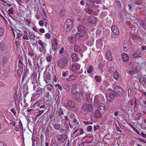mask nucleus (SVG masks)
<instances>
[{
  "mask_svg": "<svg viewBox=\"0 0 146 146\" xmlns=\"http://www.w3.org/2000/svg\"><path fill=\"white\" fill-rule=\"evenodd\" d=\"M92 129V126L91 125L88 126L87 128V130L89 132L90 131H91Z\"/></svg>",
  "mask_w": 146,
  "mask_h": 146,
  "instance_id": "56",
  "label": "nucleus"
},
{
  "mask_svg": "<svg viewBox=\"0 0 146 146\" xmlns=\"http://www.w3.org/2000/svg\"><path fill=\"white\" fill-rule=\"evenodd\" d=\"M111 30L113 33L115 35L119 34V31L117 27L115 25H113L111 27Z\"/></svg>",
  "mask_w": 146,
  "mask_h": 146,
  "instance_id": "11",
  "label": "nucleus"
},
{
  "mask_svg": "<svg viewBox=\"0 0 146 146\" xmlns=\"http://www.w3.org/2000/svg\"><path fill=\"white\" fill-rule=\"evenodd\" d=\"M113 93L115 94L116 96H121L123 94V90L121 87L116 86L114 88Z\"/></svg>",
  "mask_w": 146,
  "mask_h": 146,
  "instance_id": "7",
  "label": "nucleus"
},
{
  "mask_svg": "<svg viewBox=\"0 0 146 146\" xmlns=\"http://www.w3.org/2000/svg\"><path fill=\"white\" fill-rule=\"evenodd\" d=\"M107 15V13L106 11L102 12L100 14V17L102 19L104 18Z\"/></svg>",
  "mask_w": 146,
  "mask_h": 146,
  "instance_id": "36",
  "label": "nucleus"
},
{
  "mask_svg": "<svg viewBox=\"0 0 146 146\" xmlns=\"http://www.w3.org/2000/svg\"><path fill=\"white\" fill-rule=\"evenodd\" d=\"M99 108L100 109V111L103 113L104 111L105 110V105L104 104L102 103H101L99 104Z\"/></svg>",
  "mask_w": 146,
  "mask_h": 146,
  "instance_id": "21",
  "label": "nucleus"
},
{
  "mask_svg": "<svg viewBox=\"0 0 146 146\" xmlns=\"http://www.w3.org/2000/svg\"><path fill=\"white\" fill-rule=\"evenodd\" d=\"M53 125L54 129L57 130H60V124L55 123L53 124Z\"/></svg>",
  "mask_w": 146,
  "mask_h": 146,
  "instance_id": "30",
  "label": "nucleus"
},
{
  "mask_svg": "<svg viewBox=\"0 0 146 146\" xmlns=\"http://www.w3.org/2000/svg\"><path fill=\"white\" fill-rule=\"evenodd\" d=\"M5 143L2 141H0V146H6Z\"/></svg>",
  "mask_w": 146,
  "mask_h": 146,
  "instance_id": "61",
  "label": "nucleus"
},
{
  "mask_svg": "<svg viewBox=\"0 0 146 146\" xmlns=\"http://www.w3.org/2000/svg\"><path fill=\"white\" fill-rule=\"evenodd\" d=\"M122 59L124 62H126L129 60V57L128 55L125 53H123L122 55Z\"/></svg>",
  "mask_w": 146,
  "mask_h": 146,
  "instance_id": "22",
  "label": "nucleus"
},
{
  "mask_svg": "<svg viewBox=\"0 0 146 146\" xmlns=\"http://www.w3.org/2000/svg\"><path fill=\"white\" fill-rule=\"evenodd\" d=\"M95 78L96 80V81L98 82H100L101 80V77L100 76H96L95 77Z\"/></svg>",
  "mask_w": 146,
  "mask_h": 146,
  "instance_id": "50",
  "label": "nucleus"
},
{
  "mask_svg": "<svg viewBox=\"0 0 146 146\" xmlns=\"http://www.w3.org/2000/svg\"><path fill=\"white\" fill-rule=\"evenodd\" d=\"M29 37L30 39L35 40V35L32 32H29Z\"/></svg>",
  "mask_w": 146,
  "mask_h": 146,
  "instance_id": "28",
  "label": "nucleus"
},
{
  "mask_svg": "<svg viewBox=\"0 0 146 146\" xmlns=\"http://www.w3.org/2000/svg\"><path fill=\"white\" fill-rule=\"evenodd\" d=\"M70 119H71L70 120V121H72V122H73L74 123H76V124H77V120L75 118V116L74 115H71L70 116Z\"/></svg>",
  "mask_w": 146,
  "mask_h": 146,
  "instance_id": "26",
  "label": "nucleus"
},
{
  "mask_svg": "<svg viewBox=\"0 0 146 146\" xmlns=\"http://www.w3.org/2000/svg\"><path fill=\"white\" fill-rule=\"evenodd\" d=\"M16 34L17 36L16 38H17L22 36L23 33L21 31L18 30L17 31H16Z\"/></svg>",
  "mask_w": 146,
  "mask_h": 146,
  "instance_id": "32",
  "label": "nucleus"
},
{
  "mask_svg": "<svg viewBox=\"0 0 146 146\" xmlns=\"http://www.w3.org/2000/svg\"><path fill=\"white\" fill-rule=\"evenodd\" d=\"M28 54L29 55L31 56V58H33V59L34 58L35 55V53L34 52H29Z\"/></svg>",
  "mask_w": 146,
  "mask_h": 146,
  "instance_id": "46",
  "label": "nucleus"
},
{
  "mask_svg": "<svg viewBox=\"0 0 146 146\" xmlns=\"http://www.w3.org/2000/svg\"><path fill=\"white\" fill-rule=\"evenodd\" d=\"M64 50V48L63 47H62L60 50L59 51V53L60 54H62Z\"/></svg>",
  "mask_w": 146,
  "mask_h": 146,
  "instance_id": "64",
  "label": "nucleus"
},
{
  "mask_svg": "<svg viewBox=\"0 0 146 146\" xmlns=\"http://www.w3.org/2000/svg\"><path fill=\"white\" fill-rule=\"evenodd\" d=\"M86 5L88 7L92 8L94 7V4L93 1L91 0H87Z\"/></svg>",
  "mask_w": 146,
  "mask_h": 146,
  "instance_id": "17",
  "label": "nucleus"
},
{
  "mask_svg": "<svg viewBox=\"0 0 146 146\" xmlns=\"http://www.w3.org/2000/svg\"><path fill=\"white\" fill-rule=\"evenodd\" d=\"M142 0H138L136 2L135 4L137 5H140L142 3Z\"/></svg>",
  "mask_w": 146,
  "mask_h": 146,
  "instance_id": "58",
  "label": "nucleus"
},
{
  "mask_svg": "<svg viewBox=\"0 0 146 146\" xmlns=\"http://www.w3.org/2000/svg\"><path fill=\"white\" fill-rule=\"evenodd\" d=\"M72 60L74 61L76 60L77 59V56L75 53H73L72 54Z\"/></svg>",
  "mask_w": 146,
  "mask_h": 146,
  "instance_id": "38",
  "label": "nucleus"
},
{
  "mask_svg": "<svg viewBox=\"0 0 146 146\" xmlns=\"http://www.w3.org/2000/svg\"><path fill=\"white\" fill-rule=\"evenodd\" d=\"M45 36L46 38L48 39L50 36V35L48 33H46L45 34Z\"/></svg>",
  "mask_w": 146,
  "mask_h": 146,
  "instance_id": "57",
  "label": "nucleus"
},
{
  "mask_svg": "<svg viewBox=\"0 0 146 146\" xmlns=\"http://www.w3.org/2000/svg\"><path fill=\"white\" fill-rule=\"evenodd\" d=\"M72 71L75 72L76 70H78L80 69V67L79 65H76V64H73L72 66Z\"/></svg>",
  "mask_w": 146,
  "mask_h": 146,
  "instance_id": "20",
  "label": "nucleus"
},
{
  "mask_svg": "<svg viewBox=\"0 0 146 146\" xmlns=\"http://www.w3.org/2000/svg\"><path fill=\"white\" fill-rule=\"evenodd\" d=\"M113 77L115 80H117L119 78V74L117 71H115L113 74Z\"/></svg>",
  "mask_w": 146,
  "mask_h": 146,
  "instance_id": "34",
  "label": "nucleus"
},
{
  "mask_svg": "<svg viewBox=\"0 0 146 146\" xmlns=\"http://www.w3.org/2000/svg\"><path fill=\"white\" fill-rule=\"evenodd\" d=\"M68 40L71 42L73 43H76V38L73 36H70L69 37Z\"/></svg>",
  "mask_w": 146,
  "mask_h": 146,
  "instance_id": "31",
  "label": "nucleus"
},
{
  "mask_svg": "<svg viewBox=\"0 0 146 146\" xmlns=\"http://www.w3.org/2000/svg\"><path fill=\"white\" fill-rule=\"evenodd\" d=\"M78 33H76L75 36L78 40H81L82 37L85 34L86 28L82 25H80L78 27Z\"/></svg>",
  "mask_w": 146,
  "mask_h": 146,
  "instance_id": "1",
  "label": "nucleus"
},
{
  "mask_svg": "<svg viewBox=\"0 0 146 146\" xmlns=\"http://www.w3.org/2000/svg\"><path fill=\"white\" fill-rule=\"evenodd\" d=\"M4 32V29L3 28L0 27V37L3 35Z\"/></svg>",
  "mask_w": 146,
  "mask_h": 146,
  "instance_id": "52",
  "label": "nucleus"
},
{
  "mask_svg": "<svg viewBox=\"0 0 146 146\" xmlns=\"http://www.w3.org/2000/svg\"><path fill=\"white\" fill-rule=\"evenodd\" d=\"M93 109V107L92 104H88L87 103L84 104L82 106L81 108L82 111L84 112H91L92 111Z\"/></svg>",
  "mask_w": 146,
  "mask_h": 146,
  "instance_id": "4",
  "label": "nucleus"
},
{
  "mask_svg": "<svg viewBox=\"0 0 146 146\" xmlns=\"http://www.w3.org/2000/svg\"><path fill=\"white\" fill-rule=\"evenodd\" d=\"M23 68H19L17 71V73L18 76H19L23 72Z\"/></svg>",
  "mask_w": 146,
  "mask_h": 146,
  "instance_id": "40",
  "label": "nucleus"
},
{
  "mask_svg": "<svg viewBox=\"0 0 146 146\" xmlns=\"http://www.w3.org/2000/svg\"><path fill=\"white\" fill-rule=\"evenodd\" d=\"M115 70V68L113 66L110 67L108 69V72L110 73H113V72H114Z\"/></svg>",
  "mask_w": 146,
  "mask_h": 146,
  "instance_id": "41",
  "label": "nucleus"
},
{
  "mask_svg": "<svg viewBox=\"0 0 146 146\" xmlns=\"http://www.w3.org/2000/svg\"><path fill=\"white\" fill-rule=\"evenodd\" d=\"M111 53L110 52H108L106 54V57L109 60L112 61V58L111 56Z\"/></svg>",
  "mask_w": 146,
  "mask_h": 146,
  "instance_id": "29",
  "label": "nucleus"
},
{
  "mask_svg": "<svg viewBox=\"0 0 146 146\" xmlns=\"http://www.w3.org/2000/svg\"><path fill=\"white\" fill-rule=\"evenodd\" d=\"M52 58V56L51 55H49L46 57V59L48 61H50Z\"/></svg>",
  "mask_w": 146,
  "mask_h": 146,
  "instance_id": "53",
  "label": "nucleus"
},
{
  "mask_svg": "<svg viewBox=\"0 0 146 146\" xmlns=\"http://www.w3.org/2000/svg\"><path fill=\"white\" fill-rule=\"evenodd\" d=\"M100 96L99 95H96L94 98V107L97 106H98L99 103V100Z\"/></svg>",
  "mask_w": 146,
  "mask_h": 146,
  "instance_id": "14",
  "label": "nucleus"
},
{
  "mask_svg": "<svg viewBox=\"0 0 146 146\" xmlns=\"http://www.w3.org/2000/svg\"><path fill=\"white\" fill-rule=\"evenodd\" d=\"M122 6L121 5L120 6H118V10L119 12L121 14V15H123L124 13V11L123 10V9L124 10V7L125 6V5L123 3H122Z\"/></svg>",
  "mask_w": 146,
  "mask_h": 146,
  "instance_id": "16",
  "label": "nucleus"
},
{
  "mask_svg": "<svg viewBox=\"0 0 146 146\" xmlns=\"http://www.w3.org/2000/svg\"><path fill=\"white\" fill-rule=\"evenodd\" d=\"M23 38L24 39H25V40H28L29 39L28 38V36L27 35L24 34L23 37Z\"/></svg>",
  "mask_w": 146,
  "mask_h": 146,
  "instance_id": "59",
  "label": "nucleus"
},
{
  "mask_svg": "<svg viewBox=\"0 0 146 146\" xmlns=\"http://www.w3.org/2000/svg\"><path fill=\"white\" fill-rule=\"evenodd\" d=\"M80 49V47L77 45H75L74 46V51L77 52Z\"/></svg>",
  "mask_w": 146,
  "mask_h": 146,
  "instance_id": "44",
  "label": "nucleus"
},
{
  "mask_svg": "<svg viewBox=\"0 0 146 146\" xmlns=\"http://www.w3.org/2000/svg\"><path fill=\"white\" fill-rule=\"evenodd\" d=\"M140 135L142 137L144 138H146V134H145L143 132H141Z\"/></svg>",
  "mask_w": 146,
  "mask_h": 146,
  "instance_id": "62",
  "label": "nucleus"
},
{
  "mask_svg": "<svg viewBox=\"0 0 146 146\" xmlns=\"http://www.w3.org/2000/svg\"><path fill=\"white\" fill-rule=\"evenodd\" d=\"M72 94L73 98L78 103H83L82 100L80 98L81 97L80 96V94L76 92L75 90L74 91L73 90L72 91Z\"/></svg>",
  "mask_w": 146,
  "mask_h": 146,
  "instance_id": "6",
  "label": "nucleus"
},
{
  "mask_svg": "<svg viewBox=\"0 0 146 146\" xmlns=\"http://www.w3.org/2000/svg\"><path fill=\"white\" fill-rule=\"evenodd\" d=\"M44 80L46 82V84L47 83H50L52 82L51 78L50 77V74L49 73L46 74L44 76Z\"/></svg>",
  "mask_w": 146,
  "mask_h": 146,
  "instance_id": "9",
  "label": "nucleus"
},
{
  "mask_svg": "<svg viewBox=\"0 0 146 146\" xmlns=\"http://www.w3.org/2000/svg\"><path fill=\"white\" fill-rule=\"evenodd\" d=\"M127 72L129 74L132 75L138 73L139 70L137 69V67H134L132 68V70L127 71Z\"/></svg>",
  "mask_w": 146,
  "mask_h": 146,
  "instance_id": "15",
  "label": "nucleus"
},
{
  "mask_svg": "<svg viewBox=\"0 0 146 146\" xmlns=\"http://www.w3.org/2000/svg\"><path fill=\"white\" fill-rule=\"evenodd\" d=\"M89 17L88 16L85 17L82 21L83 24L86 25L89 24Z\"/></svg>",
  "mask_w": 146,
  "mask_h": 146,
  "instance_id": "18",
  "label": "nucleus"
},
{
  "mask_svg": "<svg viewBox=\"0 0 146 146\" xmlns=\"http://www.w3.org/2000/svg\"><path fill=\"white\" fill-rule=\"evenodd\" d=\"M94 131H96L97 130H99L100 129V126L99 125H94Z\"/></svg>",
  "mask_w": 146,
  "mask_h": 146,
  "instance_id": "49",
  "label": "nucleus"
},
{
  "mask_svg": "<svg viewBox=\"0 0 146 146\" xmlns=\"http://www.w3.org/2000/svg\"><path fill=\"white\" fill-rule=\"evenodd\" d=\"M65 15V11L64 10H62L60 12V15L61 17H63Z\"/></svg>",
  "mask_w": 146,
  "mask_h": 146,
  "instance_id": "51",
  "label": "nucleus"
},
{
  "mask_svg": "<svg viewBox=\"0 0 146 146\" xmlns=\"http://www.w3.org/2000/svg\"><path fill=\"white\" fill-rule=\"evenodd\" d=\"M102 32V29H98L96 32V34L97 36H99L101 34Z\"/></svg>",
  "mask_w": 146,
  "mask_h": 146,
  "instance_id": "42",
  "label": "nucleus"
},
{
  "mask_svg": "<svg viewBox=\"0 0 146 146\" xmlns=\"http://www.w3.org/2000/svg\"><path fill=\"white\" fill-rule=\"evenodd\" d=\"M104 65V64L103 63L101 62L99 64L98 66L101 70H102L103 69Z\"/></svg>",
  "mask_w": 146,
  "mask_h": 146,
  "instance_id": "48",
  "label": "nucleus"
},
{
  "mask_svg": "<svg viewBox=\"0 0 146 146\" xmlns=\"http://www.w3.org/2000/svg\"><path fill=\"white\" fill-rule=\"evenodd\" d=\"M48 85V89L49 91H51L53 88V86L52 84H50V83H47Z\"/></svg>",
  "mask_w": 146,
  "mask_h": 146,
  "instance_id": "47",
  "label": "nucleus"
},
{
  "mask_svg": "<svg viewBox=\"0 0 146 146\" xmlns=\"http://www.w3.org/2000/svg\"><path fill=\"white\" fill-rule=\"evenodd\" d=\"M57 137L58 139L61 143L64 142L67 139L66 135L63 134L58 135Z\"/></svg>",
  "mask_w": 146,
  "mask_h": 146,
  "instance_id": "10",
  "label": "nucleus"
},
{
  "mask_svg": "<svg viewBox=\"0 0 146 146\" xmlns=\"http://www.w3.org/2000/svg\"><path fill=\"white\" fill-rule=\"evenodd\" d=\"M103 38H101L96 40V46L98 48L102 47L103 46Z\"/></svg>",
  "mask_w": 146,
  "mask_h": 146,
  "instance_id": "13",
  "label": "nucleus"
},
{
  "mask_svg": "<svg viewBox=\"0 0 146 146\" xmlns=\"http://www.w3.org/2000/svg\"><path fill=\"white\" fill-rule=\"evenodd\" d=\"M68 106L70 108L73 107L75 104L72 101H68L67 103Z\"/></svg>",
  "mask_w": 146,
  "mask_h": 146,
  "instance_id": "33",
  "label": "nucleus"
},
{
  "mask_svg": "<svg viewBox=\"0 0 146 146\" xmlns=\"http://www.w3.org/2000/svg\"><path fill=\"white\" fill-rule=\"evenodd\" d=\"M123 106L125 107V110H129L130 106L129 102H127L124 103L123 104Z\"/></svg>",
  "mask_w": 146,
  "mask_h": 146,
  "instance_id": "25",
  "label": "nucleus"
},
{
  "mask_svg": "<svg viewBox=\"0 0 146 146\" xmlns=\"http://www.w3.org/2000/svg\"><path fill=\"white\" fill-rule=\"evenodd\" d=\"M13 8L12 7H11L8 11V12L9 13L11 14H13Z\"/></svg>",
  "mask_w": 146,
  "mask_h": 146,
  "instance_id": "55",
  "label": "nucleus"
},
{
  "mask_svg": "<svg viewBox=\"0 0 146 146\" xmlns=\"http://www.w3.org/2000/svg\"><path fill=\"white\" fill-rule=\"evenodd\" d=\"M88 45L90 46H92L94 44V40L92 38H90L87 42Z\"/></svg>",
  "mask_w": 146,
  "mask_h": 146,
  "instance_id": "23",
  "label": "nucleus"
},
{
  "mask_svg": "<svg viewBox=\"0 0 146 146\" xmlns=\"http://www.w3.org/2000/svg\"><path fill=\"white\" fill-rule=\"evenodd\" d=\"M19 126L21 128V130L22 131V134H23L22 136L23 137V126L22 123L20 120H19Z\"/></svg>",
  "mask_w": 146,
  "mask_h": 146,
  "instance_id": "43",
  "label": "nucleus"
},
{
  "mask_svg": "<svg viewBox=\"0 0 146 146\" xmlns=\"http://www.w3.org/2000/svg\"><path fill=\"white\" fill-rule=\"evenodd\" d=\"M57 63L59 67L63 68L67 64L68 61L66 58L62 57L58 59Z\"/></svg>",
  "mask_w": 146,
  "mask_h": 146,
  "instance_id": "3",
  "label": "nucleus"
},
{
  "mask_svg": "<svg viewBox=\"0 0 146 146\" xmlns=\"http://www.w3.org/2000/svg\"><path fill=\"white\" fill-rule=\"evenodd\" d=\"M85 11L86 13L90 14H91L92 12V9L89 8H86L85 9Z\"/></svg>",
  "mask_w": 146,
  "mask_h": 146,
  "instance_id": "39",
  "label": "nucleus"
},
{
  "mask_svg": "<svg viewBox=\"0 0 146 146\" xmlns=\"http://www.w3.org/2000/svg\"><path fill=\"white\" fill-rule=\"evenodd\" d=\"M141 54L140 52H136L133 54V57L134 58H139L141 56Z\"/></svg>",
  "mask_w": 146,
  "mask_h": 146,
  "instance_id": "27",
  "label": "nucleus"
},
{
  "mask_svg": "<svg viewBox=\"0 0 146 146\" xmlns=\"http://www.w3.org/2000/svg\"><path fill=\"white\" fill-rule=\"evenodd\" d=\"M74 22L73 20L68 19L64 23V29L67 32H69L73 27Z\"/></svg>",
  "mask_w": 146,
  "mask_h": 146,
  "instance_id": "2",
  "label": "nucleus"
},
{
  "mask_svg": "<svg viewBox=\"0 0 146 146\" xmlns=\"http://www.w3.org/2000/svg\"><path fill=\"white\" fill-rule=\"evenodd\" d=\"M10 123L13 126H14L15 125V123L12 120H10Z\"/></svg>",
  "mask_w": 146,
  "mask_h": 146,
  "instance_id": "60",
  "label": "nucleus"
},
{
  "mask_svg": "<svg viewBox=\"0 0 146 146\" xmlns=\"http://www.w3.org/2000/svg\"><path fill=\"white\" fill-rule=\"evenodd\" d=\"M74 6L73 7V9H74L75 11L78 10V7L77 6V5L75 3L73 4Z\"/></svg>",
  "mask_w": 146,
  "mask_h": 146,
  "instance_id": "54",
  "label": "nucleus"
},
{
  "mask_svg": "<svg viewBox=\"0 0 146 146\" xmlns=\"http://www.w3.org/2000/svg\"><path fill=\"white\" fill-rule=\"evenodd\" d=\"M75 76L72 75H70L69 76V77L67 79V81H72L74 80V79L76 78Z\"/></svg>",
  "mask_w": 146,
  "mask_h": 146,
  "instance_id": "35",
  "label": "nucleus"
},
{
  "mask_svg": "<svg viewBox=\"0 0 146 146\" xmlns=\"http://www.w3.org/2000/svg\"><path fill=\"white\" fill-rule=\"evenodd\" d=\"M93 70V67L91 65H89L88 68L87 70V72L88 73L90 74Z\"/></svg>",
  "mask_w": 146,
  "mask_h": 146,
  "instance_id": "37",
  "label": "nucleus"
},
{
  "mask_svg": "<svg viewBox=\"0 0 146 146\" xmlns=\"http://www.w3.org/2000/svg\"><path fill=\"white\" fill-rule=\"evenodd\" d=\"M113 92V91L112 90L111 93H108L105 95L107 100L110 102H112L115 99V97L116 96Z\"/></svg>",
  "mask_w": 146,
  "mask_h": 146,
  "instance_id": "8",
  "label": "nucleus"
},
{
  "mask_svg": "<svg viewBox=\"0 0 146 146\" xmlns=\"http://www.w3.org/2000/svg\"><path fill=\"white\" fill-rule=\"evenodd\" d=\"M96 17L94 16H91L89 17V24H94L96 22Z\"/></svg>",
  "mask_w": 146,
  "mask_h": 146,
  "instance_id": "19",
  "label": "nucleus"
},
{
  "mask_svg": "<svg viewBox=\"0 0 146 146\" xmlns=\"http://www.w3.org/2000/svg\"><path fill=\"white\" fill-rule=\"evenodd\" d=\"M72 110L74 112H76L78 111V109L75 106V105L72 107Z\"/></svg>",
  "mask_w": 146,
  "mask_h": 146,
  "instance_id": "45",
  "label": "nucleus"
},
{
  "mask_svg": "<svg viewBox=\"0 0 146 146\" xmlns=\"http://www.w3.org/2000/svg\"><path fill=\"white\" fill-rule=\"evenodd\" d=\"M6 47L5 45L2 42L0 43V51L2 52L4 50Z\"/></svg>",
  "mask_w": 146,
  "mask_h": 146,
  "instance_id": "24",
  "label": "nucleus"
},
{
  "mask_svg": "<svg viewBox=\"0 0 146 146\" xmlns=\"http://www.w3.org/2000/svg\"><path fill=\"white\" fill-rule=\"evenodd\" d=\"M10 111L13 113L14 115H15L16 114V112L14 109H11Z\"/></svg>",
  "mask_w": 146,
  "mask_h": 146,
  "instance_id": "63",
  "label": "nucleus"
},
{
  "mask_svg": "<svg viewBox=\"0 0 146 146\" xmlns=\"http://www.w3.org/2000/svg\"><path fill=\"white\" fill-rule=\"evenodd\" d=\"M103 113L102 112L99 110H96L94 112H93L91 114V117L92 119L94 120L100 118L102 117V114Z\"/></svg>",
  "mask_w": 146,
  "mask_h": 146,
  "instance_id": "5",
  "label": "nucleus"
},
{
  "mask_svg": "<svg viewBox=\"0 0 146 146\" xmlns=\"http://www.w3.org/2000/svg\"><path fill=\"white\" fill-rule=\"evenodd\" d=\"M38 43L41 46L43 52L44 53L46 52V48L47 47L46 44L42 42L41 40L40 39L38 40Z\"/></svg>",
  "mask_w": 146,
  "mask_h": 146,
  "instance_id": "12",
  "label": "nucleus"
}]
</instances>
